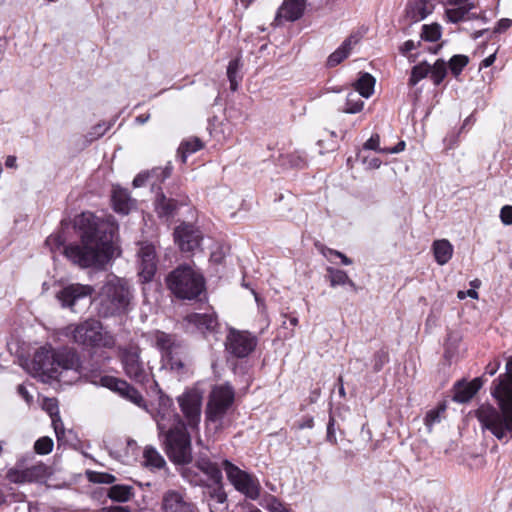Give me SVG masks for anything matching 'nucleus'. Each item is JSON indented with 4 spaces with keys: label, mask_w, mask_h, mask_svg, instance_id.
<instances>
[{
    "label": "nucleus",
    "mask_w": 512,
    "mask_h": 512,
    "mask_svg": "<svg viewBox=\"0 0 512 512\" xmlns=\"http://www.w3.org/2000/svg\"><path fill=\"white\" fill-rule=\"evenodd\" d=\"M81 242L64 248V254L82 268H102L113 255V239L117 226L111 217L102 219L91 212H83L75 218Z\"/></svg>",
    "instance_id": "obj_1"
},
{
    "label": "nucleus",
    "mask_w": 512,
    "mask_h": 512,
    "mask_svg": "<svg viewBox=\"0 0 512 512\" xmlns=\"http://www.w3.org/2000/svg\"><path fill=\"white\" fill-rule=\"evenodd\" d=\"M25 369L42 382L58 380L72 384L88 377V369L83 365L79 353L70 347L54 349L50 345L38 348Z\"/></svg>",
    "instance_id": "obj_2"
},
{
    "label": "nucleus",
    "mask_w": 512,
    "mask_h": 512,
    "mask_svg": "<svg viewBox=\"0 0 512 512\" xmlns=\"http://www.w3.org/2000/svg\"><path fill=\"white\" fill-rule=\"evenodd\" d=\"M498 408L483 404L476 411V417L483 429L489 430L498 440L512 439V356L507 360L506 373L501 375L492 390Z\"/></svg>",
    "instance_id": "obj_3"
},
{
    "label": "nucleus",
    "mask_w": 512,
    "mask_h": 512,
    "mask_svg": "<svg viewBox=\"0 0 512 512\" xmlns=\"http://www.w3.org/2000/svg\"><path fill=\"white\" fill-rule=\"evenodd\" d=\"M133 294L129 283L122 278L110 277L98 295V313L102 317L122 315L130 310Z\"/></svg>",
    "instance_id": "obj_4"
},
{
    "label": "nucleus",
    "mask_w": 512,
    "mask_h": 512,
    "mask_svg": "<svg viewBox=\"0 0 512 512\" xmlns=\"http://www.w3.org/2000/svg\"><path fill=\"white\" fill-rule=\"evenodd\" d=\"M63 335L87 349H112L116 344L115 336L99 320L93 318L66 326Z\"/></svg>",
    "instance_id": "obj_5"
},
{
    "label": "nucleus",
    "mask_w": 512,
    "mask_h": 512,
    "mask_svg": "<svg viewBox=\"0 0 512 512\" xmlns=\"http://www.w3.org/2000/svg\"><path fill=\"white\" fill-rule=\"evenodd\" d=\"M171 292L180 299H194L204 290V277L189 265H180L166 279Z\"/></svg>",
    "instance_id": "obj_6"
},
{
    "label": "nucleus",
    "mask_w": 512,
    "mask_h": 512,
    "mask_svg": "<svg viewBox=\"0 0 512 512\" xmlns=\"http://www.w3.org/2000/svg\"><path fill=\"white\" fill-rule=\"evenodd\" d=\"M169 459L176 464H187L192 460L191 437L185 423L178 422L163 434H159Z\"/></svg>",
    "instance_id": "obj_7"
},
{
    "label": "nucleus",
    "mask_w": 512,
    "mask_h": 512,
    "mask_svg": "<svg viewBox=\"0 0 512 512\" xmlns=\"http://www.w3.org/2000/svg\"><path fill=\"white\" fill-rule=\"evenodd\" d=\"M140 355L141 349L136 344L119 348V357L125 375L145 388H158L151 369L145 366Z\"/></svg>",
    "instance_id": "obj_8"
},
{
    "label": "nucleus",
    "mask_w": 512,
    "mask_h": 512,
    "mask_svg": "<svg viewBox=\"0 0 512 512\" xmlns=\"http://www.w3.org/2000/svg\"><path fill=\"white\" fill-rule=\"evenodd\" d=\"M30 457L19 458L6 472V479L14 484L41 483L51 475L50 467L41 461L31 462Z\"/></svg>",
    "instance_id": "obj_9"
},
{
    "label": "nucleus",
    "mask_w": 512,
    "mask_h": 512,
    "mask_svg": "<svg viewBox=\"0 0 512 512\" xmlns=\"http://www.w3.org/2000/svg\"><path fill=\"white\" fill-rule=\"evenodd\" d=\"M222 468L234 488L250 499H257L260 495V484L256 477L241 470L228 460H223Z\"/></svg>",
    "instance_id": "obj_10"
},
{
    "label": "nucleus",
    "mask_w": 512,
    "mask_h": 512,
    "mask_svg": "<svg viewBox=\"0 0 512 512\" xmlns=\"http://www.w3.org/2000/svg\"><path fill=\"white\" fill-rule=\"evenodd\" d=\"M233 401L234 390L230 385L215 386L210 393L207 405V420L220 424Z\"/></svg>",
    "instance_id": "obj_11"
},
{
    "label": "nucleus",
    "mask_w": 512,
    "mask_h": 512,
    "mask_svg": "<svg viewBox=\"0 0 512 512\" xmlns=\"http://www.w3.org/2000/svg\"><path fill=\"white\" fill-rule=\"evenodd\" d=\"M155 392L159 393L158 404L156 411L153 414V418L157 423L159 434H163L169 427L182 422L179 414L176 412L173 400L164 395L158 388H150Z\"/></svg>",
    "instance_id": "obj_12"
},
{
    "label": "nucleus",
    "mask_w": 512,
    "mask_h": 512,
    "mask_svg": "<svg viewBox=\"0 0 512 512\" xmlns=\"http://www.w3.org/2000/svg\"><path fill=\"white\" fill-rule=\"evenodd\" d=\"M257 345V338L246 331L230 329L226 337L225 347L229 354L237 358L250 355Z\"/></svg>",
    "instance_id": "obj_13"
},
{
    "label": "nucleus",
    "mask_w": 512,
    "mask_h": 512,
    "mask_svg": "<svg viewBox=\"0 0 512 512\" xmlns=\"http://www.w3.org/2000/svg\"><path fill=\"white\" fill-rule=\"evenodd\" d=\"M202 393L198 389H188L178 399L179 406L188 425L196 428L201 418Z\"/></svg>",
    "instance_id": "obj_14"
},
{
    "label": "nucleus",
    "mask_w": 512,
    "mask_h": 512,
    "mask_svg": "<svg viewBox=\"0 0 512 512\" xmlns=\"http://www.w3.org/2000/svg\"><path fill=\"white\" fill-rule=\"evenodd\" d=\"M196 506L179 490H167L161 499V512H196Z\"/></svg>",
    "instance_id": "obj_15"
},
{
    "label": "nucleus",
    "mask_w": 512,
    "mask_h": 512,
    "mask_svg": "<svg viewBox=\"0 0 512 512\" xmlns=\"http://www.w3.org/2000/svg\"><path fill=\"white\" fill-rule=\"evenodd\" d=\"M94 288L90 285L74 283L63 287L56 298L63 308H72L79 300L91 296Z\"/></svg>",
    "instance_id": "obj_16"
},
{
    "label": "nucleus",
    "mask_w": 512,
    "mask_h": 512,
    "mask_svg": "<svg viewBox=\"0 0 512 512\" xmlns=\"http://www.w3.org/2000/svg\"><path fill=\"white\" fill-rule=\"evenodd\" d=\"M175 242L183 252H192L200 246L202 233L190 224H182L174 231Z\"/></svg>",
    "instance_id": "obj_17"
},
{
    "label": "nucleus",
    "mask_w": 512,
    "mask_h": 512,
    "mask_svg": "<svg viewBox=\"0 0 512 512\" xmlns=\"http://www.w3.org/2000/svg\"><path fill=\"white\" fill-rule=\"evenodd\" d=\"M139 276L143 282L153 279L157 270V256L152 244L142 245L139 252Z\"/></svg>",
    "instance_id": "obj_18"
},
{
    "label": "nucleus",
    "mask_w": 512,
    "mask_h": 512,
    "mask_svg": "<svg viewBox=\"0 0 512 512\" xmlns=\"http://www.w3.org/2000/svg\"><path fill=\"white\" fill-rule=\"evenodd\" d=\"M100 383L103 387L118 392L138 406H141L144 401L142 395L125 380L113 376H103L100 379Z\"/></svg>",
    "instance_id": "obj_19"
},
{
    "label": "nucleus",
    "mask_w": 512,
    "mask_h": 512,
    "mask_svg": "<svg viewBox=\"0 0 512 512\" xmlns=\"http://www.w3.org/2000/svg\"><path fill=\"white\" fill-rule=\"evenodd\" d=\"M361 38L362 34L360 32L350 34L342 44L329 55L327 59V66L330 68L335 67L348 58L353 48L360 42Z\"/></svg>",
    "instance_id": "obj_20"
},
{
    "label": "nucleus",
    "mask_w": 512,
    "mask_h": 512,
    "mask_svg": "<svg viewBox=\"0 0 512 512\" xmlns=\"http://www.w3.org/2000/svg\"><path fill=\"white\" fill-rule=\"evenodd\" d=\"M153 344L160 350L162 358L169 356L172 353L183 351V347L177 339L170 334L162 331H155L152 334Z\"/></svg>",
    "instance_id": "obj_21"
},
{
    "label": "nucleus",
    "mask_w": 512,
    "mask_h": 512,
    "mask_svg": "<svg viewBox=\"0 0 512 512\" xmlns=\"http://www.w3.org/2000/svg\"><path fill=\"white\" fill-rule=\"evenodd\" d=\"M307 0H284L277 12V19L296 21L302 17Z\"/></svg>",
    "instance_id": "obj_22"
},
{
    "label": "nucleus",
    "mask_w": 512,
    "mask_h": 512,
    "mask_svg": "<svg viewBox=\"0 0 512 512\" xmlns=\"http://www.w3.org/2000/svg\"><path fill=\"white\" fill-rule=\"evenodd\" d=\"M481 387V378H475L470 382L459 381L454 386L453 400L458 403H466L474 397Z\"/></svg>",
    "instance_id": "obj_23"
},
{
    "label": "nucleus",
    "mask_w": 512,
    "mask_h": 512,
    "mask_svg": "<svg viewBox=\"0 0 512 512\" xmlns=\"http://www.w3.org/2000/svg\"><path fill=\"white\" fill-rule=\"evenodd\" d=\"M430 0H409L406 7V17L412 23L424 20L433 11Z\"/></svg>",
    "instance_id": "obj_24"
},
{
    "label": "nucleus",
    "mask_w": 512,
    "mask_h": 512,
    "mask_svg": "<svg viewBox=\"0 0 512 512\" xmlns=\"http://www.w3.org/2000/svg\"><path fill=\"white\" fill-rule=\"evenodd\" d=\"M186 320L201 332H213L218 326L217 316L214 312L192 313L187 315Z\"/></svg>",
    "instance_id": "obj_25"
},
{
    "label": "nucleus",
    "mask_w": 512,
    "mask_h": 512,
    "mask_svg": "<svg viewBox=\"0 0 512 512\" xmlns=\"http://www.w3.org/2000/svg\"><path fill=\"white\" fill-rule=\"evenodd\" d=\"M114 210L121 214H128L133 206V200L125 189L115 188L112 194Z\"/></svg>",
    "instance_id": "obj_26"
},
{
    "label": "nucleus",
    "mask_w": 512,
    "mask_h": 512,
    "mask_svg": "<svg viewBox=\"0 0 512 512\" xmlns=\"http://www.w3.org/2000/svg\"><path fill=\"white\" fill-rule=\"evenodd\" d=\"M143 464L152 471L166 467L164 457L152 446H146L143 451Z\"/></svg>",
    "instance_id": "obj_27"
},
{
    "label": "nucleus",
    "mask_w": 512,
    "mask_h": 512,
    "mask_svg": "<svg viewBox=\"0 0 512 512\" xmlns=\"http://www.w3.org/2000/svg\"><path fill=\"white\" fill-rule=\"evenodd\" d=\"M135 495L134 487L127 484L112 485L108 491L107 496L114 502H128Z\"/></svg>",
    "instance_id": "obj_28"
},
{
    "label": "nucleus",
    "mask_w": 512,
    "mask_h": 512,
    "mask_svg": "<svg viewBox=\"0 0 512 512\" xmlns=\"http://www.w3.org/2000/svg\"><path fill=\"white\" fill-rule=\"evenodd\" d=\"M432 248L435 260L439 265L446 264L453 255V246L446 239L434 241Z\"/></svg>",
    "instance_id": "obj_29"
},
{
    "label": "nucleus",
    "mask_w": 512,
    "mask_h": 512,
    "mask_svg": "<svg viewBox=\"0 0 512 512\" xmlns=\"http://www.w3.org/2000/svg\"><path fill=\"white\" fill-rule=\"evenodd\" d=\"M375 78L369 73H361L354 84L355 92L364 98H369L374 92Z\"/></svg>",
    "instance_id": "obj_30"
},
{
    "label": "nucleus",
    "mask_w": 512,
    "mask_h": 512,
    "mask_svg": "<svg viewBox=\"0 0 512 512\" xmlns=\"http://www.w3.org/2000/svg\"><path fill=\"white\" fill-rule=\"evenodd\" d=\"M177 206L176 200L167 198L164 194L158 195L156 199V211L160 217L171 216Z\"/></svg>",
    "instance_id": "obj_31"
},
{
    "label": "nucleus",
    "mask_w": 512,
    "mask_h": 512,
    "mask_svg": "<svg viewBox=\"0 0 512 512\" xmlns=\"http://www.w3.org/2000/svg\"><path fill=\"white\" fill-rule=\"evenodd\" d=\"M202 148V142L199 138H191L183 141L178 148V157L183 163L186 162L187 157Z\"/></svg>",
    "instance_id": "obj_32"
},
{
    "label": "nucleus",
    "mask_w": 512,
    "mask_h": 512,
    "mask_svg": "<svg viewBox=\"0 0 512 512\" xmlns=\"http://www.w3.org/2000/svg\"><path fill=\"white\" fill-rule=\"evenodd\" d=\"M198 467L210 478V480L216 484H219L222 480V473L220 468L213 462L202 459L198 462Z\"/></svg>",
    "instance_id": "obj_33"
},
{
    "label": "nucleus",
    "mask_w": 512,
    "mask_h": 512,
    "mask_svg": "<svg viewBox=\"0 0 512 512\" xmlns=\"http://www.w3.org/2000/svg\"><path fill=\"white\" fill-rule=\"evenodd\" d=\"M456 7L446 10V16L450 22L457 23L467 19L469 11L473 5H455Z\"/></svg>",
    "instance_id": "obj_34"
},
{
    "label": "nucleus",
    "mask_w": 512,
    "mask_h": 512,
    "mask_svg": "<svg viewBox=\"0 0 512 512\" xmlns=\"http://www.w3.org/2000/svg\"><path fill=\"white\" fill-rule=\"evenodd\" d=\"M172 165L169 162L164 168L156 167L153 168L151 171H148V174H150V184L152 187L155 185L163 182L165 179L170 177L172 173Z\"/></svg>",
    "instance_id": "obj_35"
},
{
    "label": "nucleus",
    "mask_w": 512,
    "mask_h": 512,
    "mask_svg": "<svg viewBox=\"0 0 512 512\" xmlns=\"http://www.w3.org/2000/svg\"><path fill=\"white\" fill-rule=\"evenodd\" d=\"M430 77L435 85L441 84L447 75V64L444 60L438 59L433 66H430Z\"/></svg>",
    "instance_id": "obj_36"
},
{
    "label": "nucleus",
    "mask_w": 512,
    "mask_h": 512,
    "mask_svg": "<svg viewBox=\"0 0 512 512\" xmlns=\"http://www.w3.org/2000/svg\"><path fill=\"white\" fill-rule=\"evenodd\" d=\"M360 94L355 91L349 92L346 98V107L343 109L344 113L355 114L363 109L364 102L360 98Z\"/></svg>",
    "instance_id": "obj_37"
},
{
    "label": "nucleus",
    "mask_w": 512,
    "mask_h": 512,
    "mask_svg": "<svg viewBox=\"0 0 512 512\" xmlns=\"http://www.w3.org/2000/svg\"><path fill=\"white\" fill-rule=\"evenodd\" d=\"M241 68V62L239 59H233L229 62L227 67V77L230 82V88L232 91H236L238 88V81L240 77L238 76V72Z\"/></svg>",
    "instance_id": "obj_38"
},
{
    "label": "nucleus",
    "mask_w": 512,
    "mask_h": 512,
    "mask_svg": "<svg viewBox=\"0 0 512 512\" xmlns=\"http://www.w3.org/2000/svg\"><path fill=\"white\" fill-rule=\"evenodd\" d=\"M182 351H178L177 353H172L169 356L163 358V361L166 366L170 368V370L176 372L181 375L185 370V364L180 357Z\"/></svg>",
    "instance_id": "obj_39"
},
{
    "label": "nucleus",
    "mask_w": 512,
    "mask_h": 512,
    "mask_svg": "<svg viewBox=\"0 0 512 512\" xmlns=\"http://www.w3.org/2000/svg\"><path fill=\"white\" fill-rule=\"evenodd\" d=\"M326 271L332 287L346 285V282H348L349 276L345 271L333 267H327Z\"/></svg>",
    "instance_id": "obj_40"
},
{
    "label": "nucleus",
    "mask_w": 512,
    "mask_h": 512,
    "mask_svg": "<svg viewBox=\"0 0 512 512\" xmlns=\"http://www.w3.org/2000/svg\"><path fill=\"white\" fill-rule=\"evenodd\" d=\"M430 72V65L427 63H420L413 67L409 78V84L415 86L420 80L425 78Z\"/></svg>",
    "instance_id": "obj_41"
},
{
    "label": "nucleus",
    "mask_w": 512,
    "mask_h": 512,
    "mask_svg": "<svg viewBox=\"0 0 512 512\" xmlns=\"http://www.w3.org/2000/svg\"><path fill=\"white\" fill-rule=\"evenodd\" d=\"M468 57L465 55H454L449 60V68L454 76H458L463 68L468 64Z\"/></svg>",
    "instance_id": "obj_42"
},
{
    "label": "nucleus",
    "mask_w": 512,
    "mask_h": 512,
    "mask_svg": "<svg viewBox=\"0 0 512 512\" xmlns=\"http://www.w3.org/2000/svg\"><path fill=\"white\" fill-rule=\"evenodd\" d=\"M421 37L427 41H437L441 37L440 26L434 25H423Z\"/></svg>",
    "instance_id": "obj_43"
},
{
    "label": "nucleus",
    "mask_w": 512,
    "mask_h": 512,
    "mask_svg": "<svg viewBox=\"0 0 512 512\" xmlns=\"http://www.w3.org/2000/svg\"><path fill=\"white\" fill-rule=\"evenodd\" d=\"M53 445V440L50 437H41L35 442L34 450L37 454L46 455L52 451Z\"/></svg>",
    "instance_id": "obj_44"
},
{
    "label": "nucleus",
    "mask_w": 512,
    "mask_h": 512,
    "mask_svg": "<svg viewBox=\"0 0 512 512\" xmlns=\"http://www.w3.org/2000/svg\"><path fill=\"white\" fill-rule=\"evenodd\" d=\"M227 500V495L221 486H217L210 493L209 506L211 509L216 508V504L224 505Z\"/></svg>",
    "instance_id": "obj_45"
},
{
    "label": "nucleus",
    "mask_w": 512,
    "mask_h": 512,
    "mask_svg": "<svg viewBox=\"0 0 512 512\" xmlns=\"http://www.w3.org/2000/svg\"><path fill=\"white\" fill-rule=\"evenodd\" d=\"M445 411V406H440L437 409H432L429 412H427L424 423L429 428V430L432 428V426L436 423H439L441 420V414Z\"/></svg>",
    "instance_id": "obj_46"
},
{
    "label": "nucleus",
    "mask_w": 512,
    "mask_h": 512,
    "mask_svg": "<svg viewBox=\"0 0 512 512\" xmlns=\"http://www.w3.org/2000/svg\"><path fill=\"white\" fill-rule=\"evenodd\" d=\"M388 361H389V355L385 350L377 351L373 357L374 371L379 372Z\"/></svg>",
    "instance_id": "obj_47"
},
{
    "label": "nucleus",
    "mask_w": 512,
    "mask_h": 512,
    "mask_svg": "<svg viewBox=\"0 0 512 512\" xmlns=\"http://www.w3.org/2000/svg\"><path fill=\"white\" fill-rule=\"evenodd\" d=\"M363 150H374L383 153L384 148L380 147V137L378 134H373L363 145Z\"/></svg>",
    "instance_id": "obj_48"
},
{
    "label": "nucleus",
    "mask_w": 512,
    "mask_h": 512,
    "mask_svg": "<svg viewBox=\"0 0 512 512\" xmlns=\"http://www.w3.org/2000/svg\"><path fill=\"white\" fill-rule=\"evenodd\" d=\"M65 239L61 234H53L47 237L45 244L53 251L64 245Z\"/></svg>",
    "instance_id": "obj_49"
},
{
    "label": "nucleus",
    "mask_w": 512,
    "mask_h": 512,
    "mask_svg": "<svg viewBox=\"0 0 512 512\" xmlns=\"http://www.w3.org/2000/svg\"><path fill=\"white\" fill-rule=\"evenodd\" d=\"M358 157L367 169H377L381 166V160L375 156H364L362 152H360Z\"/></svg>",
    "instance_id": "obj_50"
},
{
    "label": "nucleus",
    "mask_w": 512,
    "mask_h": 512,
    "mask_svg": "<svg viewBox=\"0 0 512 512\" xmlns=\"http://www.w3.org/2000/svg\"><path fill=\"white\" fill-rule=\"evenodd\" d=\"M43 409L45 411H47V413L49 414V416L51 418L55 417L56 415H60L59 409H58V403H57L56 399H53V398L45 399V401L43 403Z\"/></svg>",
    "instance_id": "obj_51"
},
{
    "label": "nucleus",
    "mask_w": 512,
    "mask_h": 512,
    "mask_svg": "<svg viewBox=\"0 0 512 512\" xmlns=\"http://www.w3.org/2000/svg\"><path fill=\"white\" fill-rule=\"evenodd\" d=\"M326 439L331 444H336L337 443L335 419H334V417L332 415H330L329 421H328V424H327Z\"/></svg>",
    "instance_id": "obj_52"
},
{
    "label": "nucleus",
    "mask_w": 512,
    "mask_h": 512,
    "mask_svg": "<svg viewBox=\"0 0 512 512\" xmlns=\"http://www.w3.org/2000/svg\"><path fill=\"white\" fill-rule=\"evenodd\" d=\"M51 421H52V426L55 431L56 437H57L58 441H60L65 433L64 425H63L60 415H56L55 417H52Z\"/></svg>",
    "instance_id": "obj_53"
},
{
    "label": "nucleus",
    "mask_w": 512,
    "mask_h": 512,
    "mask_svg": "<svg viewBox=\"0 0 512 512\" xmlns=\"http://www.w3.org/2000/svg\"><path fill=\"white\" fill-rule=\"evenodd\" d=\"M500 219L504 225H512V206L505 205L500 210Z\"/></svg>",
    "instance_id": "obj_54"
},
{
    "label": "nucleus",
    "mask_w": 512,
    "mask_h": 512,
    "mask_svg": "<svg viewBox=\"0 0 512 512\" xmlns=\"http://www.w3.org/2000/svg\"><path fill=\"white\" fill-rule=\"evenodd\" d=\"M511 25H512L511 19L502 18L497 22V24L494 28V33H503L506 30H508L511 27Z\"/></svg>",
    "instance_id": "obj_55"
},
{
    "label": "nucleus",
    "mask_w": 512,
    "mask_h": 512,
    "mask_svg": "<svg viewBox=\"0 0 512 512\" xmlns=\"http://www.w3.org/2000/svg\"><path fill=\"white\" fill-rule=\"evenodd\" d=\"M146 183H150V174H148V171L139 173L133 180L134 187H141Z\"/></svg>",
    "instance_id": "obj_56"
},
{
    "label": "nucleus",
    "mask_w": 512,
    "mask_h": 512,
    "mask_svg": "<svg viewBox=\"0 0 512 512\" xmlns=\"http://www.w3.org/2000/svg\"><path fill=\"white\" fill-rule=\"evenodd\" d=\"M268 508L271 512H289V510L275 498L271 499Z\"/></svg>",
    "instance_id": "obj_57"
},
{
    "label": "nucleus",
    "mask_w": 512,
    "mask_h": 512,
    "mask_svg": "<svg viewBox=\"0 0 512 512\" xmlns=\"http://www.w3.org/2000/svg\"><path fill=\"white\" fill-rule=\"evenodd\" d=\"M17 392L27 404H30L33 401V396L28 392L24 384L18 385Z\"/></svg>",
    "instance_id": "obj_58"
},
{
    "label": "nucleus",
    "mask_w": 512,
    "mask_h": 512,
    "mask_svg": "<svg viewBox=\"0 0 512 512\" xmlns=\"http://www.w3.org/2000/svg\"><path fill=\"white\" fill-rule=\"evenodd\" d=\"M116 480L115 476L108 474V473H100L98 474L97 478L95 479L98 483H104V484H112Z\"/></svg>",
    "instance_id": "obj_59"
},
{
    "label": "nucleus",
    "mask_w": 512,
    "mask_h": 512,
    "mask_svg": "<svg viewBox=\"0 0 512 512\" xmlns=\"http://www.w3.org/2000/svg\"><path fill=\"white\" fill-rule=\"evenodd\" d=\"M406 147V144L404 141H400L397 145L391 148H384L383 153L385 154H397L402 152Z\"/></svg>",
    "instance_id": "obj_60"
},
{
    "label": "nucleus",
    "mask_w": 512,
    "mask_h": 512,
    "mask_svg": "<svg viewBox=\"0 0 512 512\" xmlns=\"http://www.w3.org/2000/svg\"><path fill=\"white\" fill-rule=\"evenodd\" d=\"M338 252L339 251L327 247L321 249V254L330 262H333L335 257L337 258Z\"/></svg>",
    "instance_id": "obj_61"
},
{
    "label": "nucleus",
    "mask_w": 512,
    "mask_h": 512,
    "mask_svg": "<svg viewBox=\"0 0 512 512\" xmlns=\"http://www.w3.org/2000/svg\"><path fill=\"white\" fill-rule=\"evenodd\" d=\"M414 49H416V43L413 40H407L401 46L400 51L402 54H407Z\"/></svg>",
    "instance_id": "obj_62"
},
{
    "label": "nucleus",
    "mask_w": 512,
    "mask_h": 512,
    "mask_svg": "<svg viewBox=\"0 0 512 512\" xmlns=\"http://www.w3.org/2000/svg\"><path fill=\"white\" fill-rule=\"evenodd\" d=\"M499 367V361L496 360L494 362H490L485 368V373L489 374L490 376H493L498 371Z\"/></svg>",
    "instance_id": "obj_63"
},
{
    "label": "nucleus",
    "mask_w": 512,
    "mask_h": 512,
    "mask_svg": "<svg viewBox=\"0 0 512 512\" xmlns=\"http://www.w3.org/2000/svg\"><path fill=\"white\" fill-rule=\"evenodd\" d=\"M459 299H465L467 296L472 299L478 298V293L474 289H469L467 291H459L457 294Z\"/></svg>",
    "instance_id": "obj_64"
}]
</instances>
